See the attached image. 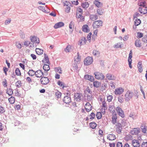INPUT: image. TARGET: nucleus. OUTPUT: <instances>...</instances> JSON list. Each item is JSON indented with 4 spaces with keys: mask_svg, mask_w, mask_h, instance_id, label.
<instances>
[{
    "mask_svg": "<svg viewBox=\"0 0 147 147\" xmlns=\"http://www.w3.org/2000/svg\"><path fill=\"white\" fill-rule=\"evenodd\" d=\"M143 34L140 32H138L137 33V37L138 38H140L143 36Z\"/></svg>",
    "mask_w": 147,
    "mask_h": 147,
    "instance_id": "nucleus-52",
    "label": "nucleus"
},
{
    "mask_svg": "<svg viewBox=\"0 0 147 147\" xmlns=\"http://www.w3.org/2000/svg\"><path fill=\"white\" fill-rule=\"evenodd\" d=\"M106 76L107 78L109 80H113L115 79L114 76H113L111 74H107Z\"/></svg>",
    "mask_w": 147,
    "mask_h": 147,
    "instance_id": "nucleus-30",
    "label": "nucleus"
},
{
    "mask_svg": "<svg viewBox=\"0 0 147 147\" xmlns=\"http://www.w3.org/2000/svg\"><path fill=\"white\" fill-rule=\"evenodd\" d=\"M77 11L78 12V13H80L81 14H83L82 9L81 8H80V6L78 7L77 9Z\"/></svg>",
    "mask_w": 147,
    "mask_h": 147,
    "instance_id": "nucleus-55",
    "label": "nucleus"
},
{
    "mask_svg": "<svg viewBox=\"0 0 147 147\" xmlns=\"http://www.w3.org/2000/svg\"><path fill=\"white\" fill-rule=\"evenodd\" d=\"M132 136L130 134L127 135L124 138L125 140L126 141H127L130 140H131L132 139Z\"/></svg>",
    "mask_w": 147,
    "mask_h": 147,
    "instance_id": "nucleus-32",
    "label": "nucleus"
},
{
    "mask_svg": "<svg viewBox=\"0 0 147 147\" xmlns=\"http://www.w3.org/2000/svg\"><path fill=\"white\" fill-rule=\"evenodd\" d=\"M98 1V0L94 1V4L98 7H101L102 6V3Z\"/></svg>",
    "mask_w": 147,
    "mask_h": 147,
    "instance_id": "nucleus-20",
    "label": "nucleus"
},
{
    "mask_svg": "<svg viewBox=\"0 0 147 147\" xmlns=\"http://www.w3.org/2000/svg\"><path fill=\"white\" fill-rule=\"evenodd\" d=\"M10 119H11V124L13 125L14 126H16L20 124V122L15 120V119L13 116H12V117H11Z\"/></svg>",
    "mask_w": 147,
    "mask_h": 147,
    "instance_id": "nucleus-9",
    "label": "nucleus"
},
{
    "mask_svg": "<svg viewBox=\"0 0 147 147\" xmlns=\"http://www.w3.org/2000/svg\"><path fill=\"white\" fill-rule=\"evenodd\" d=\"M15 73L17 76H20L21 73L20 71L18 68H16L15 70Z\"/></svg>",
    "mask_w": 147,
    "mask_h": 147,
    "instance_id": "nucleus-47",
    "label": "nucleus"
},
{
    "mask_svg": "<svg viewBox=\"0 0 147 147\" xmlns=\"http://www.w3.org/2000/svg\"><path fill=\"white\" fill-rule=\"evenodd\" d=\"M97 13L100 15H102L103 13V10L101 9H98L97 10Z\"/></svg>",
    "mask_w": 147,
    "mask_h": 147,
    "instance_id": "nucleus-48",
    "label": "nucleus"
},
{
    "mask_svg": "<svg viewBox=\"0 0 147 147\" xmlns=\"http://www.w3.org/2000/svg\"><path fill=\"white\" fill-rule=\"evenodd\" d=\"M101 83L100 82L98 81H94L93 82V85L94 87L96 88L99 87L101 85Z\"/></svg>",
    "mask_w": 147,
    "mask_h": 147,
    "instance_id": "nucleus-26",
    "label": "nucleus"
},
{
    "mask_svg": "<svg viewBox=\"0 0 147 147\" xmlns=\"http://www.w3.org/2000/svg\"><path fill=\"white\" fill-rule=\"evenodd\" d=\"M92 53L94 56H98L99 55L100 52L97 50H94L93 51Z\"/></svg>",
    "mask_w": 147,
    "mask_h": 147,
    "instance_id": "nucleus-40",
    "label": "nucleus"
},
{
    "mask_svg": "<svg viewBox=\"0 0 147 147\" xmlns=\"http://www.w3.org/2000/svg\"><path fill=\"white\" fill-rule=\"evenodd\" d=\"M91 35H92V33L91 32H90L89 33V34L87 35V40H88L90 42V41Z\"/></svg>",
    "mask_w": 147,
    "mask_h": 147,
    "instance_id": "nucleus-53",
    "label": "nucleus"
},
{
    "mask_svg": "<svg viewBox=\"0 0 147 147\" xmlns=\"http://www.w3.org/2000/svg\"><path fill=\"white\" fill-rule=\"evenodd\" d=\"M124 90L122 88H119L115 90V93L116 94H120L123 92Z\"/></svg>",
    "mask_w": 147,
    "mask_h": 147,
    "instance_id": "nucleus-18",
    "label": "nucleus"
},
{
    "mask_svg": "<svg viewBox=\"0 0 147 147\" xmlns=\"http://www.w3.org/2000/svg\"><path fill=\"white\" fill-rule=\"evenodd\" d=\"M138 71L140 73H141L143 71L142 63L141 61H140L138 63Z\"/></svg>",
    "mask_w": 147,
    "mask_h": 147,
    "instance_id": "nucleus-22",
    "label": "nucleus"
},
{
    "mask_svg": "<svg viewBox=\"0 0 147 147\" xmlns=\"http://www.w3.org/2000/svg\"><path fill=\"white\" fill-rule=\"evenodd\" d=\"M132 144H137V145L136 147H139L140 146L139 141L137 140H132Z\"/></svg>",
    "mask_w": 147,
    "mask_h": 147,
    "instance_id": "nucleus-31",
    "label": "nucleus"
},
{
    "mask_svg": "<svg viewBox=\"0 0 147 147\" xmlns=\"http://www.w3.org/2000/svg\"><path fill=\"white\" fill-rule=\"evenodd\" d=\"M58 85L61 87H62V89H64V88H66L68 87L67 86H65V83L60 80L58 81L57 82Z\"/></svg>",
    "mask_w": 147,
    "mask_h": 147,
    "instance_id": "nucleus-23",
    "label": "nucleus"
},
{
    "mask_svg": "<svg viewBox=\"0 0 147 147\" xmlns=\"http://www.w3.org/2000/svg\"><path fill=\"white\" fill-rule=\"evenodd\" d=\"M107 138L109 140L112 141L116 139V137L114 134H110L107 136Z\"/></svg>",
    "mask_w": 147,
    "mask_h": 147,
    "instance_id": "nucleus-24",
    "label": "nucleus"
},
{
    "mask_svg": "<svg viewBox=\"0 0 147 147\" xmlns=\"http://www.w3.org/2000/svg\"><path fill=\"white\" fill-rule=\"evenodd\" d=\"M113 98V96L111 95H109L107 96V100L109 102H111Z\"/></svg>",
    "mask_w": 147,
    "mask_h": 147,
    "instance_id": "nucleus-57",
    "label": "nucleus"
},
{
    "mask_svg": "<svg viewBox=\"0 0 147 147\" xmlns=\"http://www.w3.org/2000/svg\"><path fill=\"white\" fill-rule=\"evenodd\" d=\"M117 147H123V145L122 142H117Z\"/></svg>",
    "mask_w": 147,
    "mask_h": 147,
    "instance_id": "nucleus-61",
    "label": "nucleus"
},
{
    "mask_svg": "<svg viewBox=\"0 0 147 147\" xmlns=\"http://www.w3.org/2000/svg\"><path fill=\"white\" fill-rule=\"evenodd\" d=\"M70 96L71 95H69L65 96L63 99V102L66 104H68L71 103V101Z\"/></svg>",
    "mask_w": 147,
    "mask_h": 147,
    "instance_id": "nucleus-5",
    "label": "nucleus"
},
{
    "mask_svg": "<svg viewBox=\"0 0 147 147\" xmlns=\"http://www.w3.org/2000/svg\"><path fill=\"white\" fill-rule=\"evenodd\" d=\"M90 116L91 117L90 118V119H93L95 117V114L94 113L92 112L90 115Z\"/></svg>",
    "mask_w": 147,
    "mask_h": 147,
    "instance_id": "nucleus-49",
    "label": "nucleus"
},
{
    "mask_svg": "<svg viewBox=\"0 0 147 147\" xmlns=\"http://www.w3.org/2000/svg\"><path fill=\"white\" fill-rule=\"evenodd\" d=\"M44 59L45 61H46V63L47 64H50V62L49 60V59L47 55L45 53H44Z\"/></svg>",
    "mask_w": 147,
    "mask_h": 147,
    "instance_id": "nucleus-36",
    "label": "nucleus"
},
{
    "mask_svg": "<svg viewBox=\"0 0 147 147\" xmlns=\"http://www.w3.org/2000/svg\"><path fill=\"white\" fill-rule=\"evenodd\" d=\"M74 25V23L72 21H71L70 22V23L69 24V28L70 29H72V27H73Z\"/></svg>",
    "mask_w": 147,
    "mask_h": 147,
    "instance_id": "nucleus-60",
    "label": "nucleus"
},
{
    "mask_svg": "<svg viewBox=\"0 0 147 147\" xmlns=\"http://www.w3.org/2000/svg\"><path fill=\"white\" fill-rule=\"evenodd\" d=\"M116 111L119 116L123 118L125 117V115L123 110L119 107H117L116 109Z\"/></svg>",
    "mask_w": 147,
    "mask_h": 147,
    "instance_id": "nucleus-7",
    "label": "nucleus"
},
{
    "mask_svg": "<svg viewBox=\"0 0 147 147\" xmlns=\"http://www.w3.org/2000/svg\"><path fill=\"white\" fill-rule=\"evenodd\" d=\"M89 5L88 2L85 1L82 3L81 6L83 8L86 9L88 7Z\"/></svg>",
    "mask_w": 147,
    "mask_h": 147,
    "instance_id": "nucleus-21",
    "label": "nucleus"
},
{
    "mask_svg": "<svg viewBox=\"0 0 147 147\" xmlns=\"http://www.w3.org/2000/svg\"><path fill=\"white\" fill-rule=\"evenodd\" d=\"M116 131L118 134H120L121 132L122 129V125L121 123H117L116 125Z\"/></svg>",
    "mask_w": 147,
    "mask_h": 147,
    "instance_id": "nucleus-11",
    "label": "nucleus"
},
{
    "mask_svg": "<svg viewBox=\"0 0 147 147\" xmlns=\"http://www.w3.org/2000/svg\"><path fill=\"white\" fill-rule=\"evenodd\" d=\"M102 22L101 20H97L94 22L92 26L94 28H97L102 26Z\"/></svg>",
    "mask_w": 147,
    "mask_h": 147,
    "instance_id": "nucleus-2",
    "label": "nucleus"
},
{
    "mask_svg": "<svg viewBox=\"0 0 147 147\" xmlns=\"http://www.w3.org/2000/svg\"><path fill=\"white\" fill-rule=\"evenodd\" d=\"M117 117L116 116H113L112 117V123L115 124L116 123Z\"/></svg>",
    "mask_w": 147,
    "mask_h": 147,
    "instance_id": "nucleus-44",
    "label": "nucleus"
},
{
    "mask_svg": "<svg viewBox=\"0 0 147 147\" xmlns=\"http://www.w3.org/2000/svg\"><path fill=\"white\" fill-rule=\"evenodd\" d=\"M96 116L98 119H100L102 117V114L100 112H97Z\"/></svg>",
    "mask_w": 147,
    "mask_h": 147,
    "instance_id": "nucleus-37",
    "label": "nucleus"
},
{
    "mask_svg": "<svg viewBox=\"0 0 147 147\" xmlns=\"http://www.w3.org/2000/svg\"><path fill=\"white\" fill-rule=\"evenodd\" d=\"M140 131V129L139 128H134L131 130L130 133L132 135L138 134Z\"/></svg>",
    "mask_w": 147,
    "mask_h": 147,
    "instance_id": "nucleus-8",
    "label": "nucleus"
},
{
    "mask_svg": "<svg viewBox=\"0 0 147 147\" xmlns=\"http://www.w3.org/2000/svg\"><path fill=\"white\" fill-rule=\"evenodd\" d=\"M82 29L83 31L86 32H88L90 31L87 24L84 25L82 27Z\"/></svg>",
    "mask_w": 147,
    "mask_h": 147,
    "instance_id": "nucleus-19",
    "label": "nucleus"
},
{
    "mask_svg": "<svg viewBox=\"0 0 147 147\" xmlns=\"http://www.w3.org/2000/svg\"><path fill=\"white\" fill-rule=\"evenodd\" d=\"M93 62L92 57L88 56L84 60V64L85 65H88L91 64Z\"/></svg>",
    "mask_w": 147,
    "mask_h": 147,
    "instance_id": "nucleus-1",
    "label": "nucleus"
},
{
    "mask_svg": "<svg viewBox=\"0 0 147 147\" xmlns=\"http://www.w3.org/2000/svg\"><path fill=\"white\" fill-rule=\"evenodd\" d=\"M27 73L30 76H34L35 74V71L32 69H30Z\"/></svg>",
    "mask_w": 147,
    "mask_h": 147,
    "instance_id": "nucleus-34",
    "label": "nucleus"
},
{
    "mask_svg": "<svg viewBox=\"0 0 147 147\" xmlns=\"http://www.w3.org/2000/svg\"><path fill=\"white\" fill-rule=\"evenodd\" d=\"M84 78L85 79L89 80L91 82H94V80L93 76L88 74L85 75L84 76Z\"/></svg>",
    "mask_w": 147,
    "mask_h": 147,
    "instance_id": "nucleus-13",
    "label": "nucleus"
},
{
    "mask_svg": "<svg viewBox=\"0 0 147 147\" xmlns=\"http://www.w3.org/2000/svg\"><path fill=\"white\" fill-rule=\"evenodd\" d=\"M77 57L76 58L74 59V61L78 63L80 61V57L79 55V53L78 52L77 53Z\"/></svg>",
    "mask_w": 147,
    "mask_h": 147,
    "instance_id": "nucleus-38",
    "label": "nucleus"
},
{
    "mask_svg": "<svg viewBox=\"0 0 147 147\" xmlns=\"http://www.w3.org/2000/svg\"><path fill=\"white\" fill-rule=\"evenodd\" d=\"M121 44L120 43H118L114 45V47L116 49L121 48L122 47Z\"/></svg>",
    "mask_w": 147,
    "mask_h": 147,
    "instance_id": "nucleus-43",
    "label": "nucleus"
},
{
    "mask_svg": "<svg viewBox=\"0 0 147 147\" xmlns=\"http://www.w3.org/2000/svg\"><path fill=\"white\" fill-rule=\"evenodd\" d=\"M63 90H65L66 91V92H65V94H66L67 95H71V89L69 86L66 88H65L64 89H63Z\"/></svg>",
    "mask_w": 147,
    "mask_h": 147,
    "instance_id": "nucleus-25",
    "label": "nucleus"
},
{
    "mask_svg": "<svg viewBox=\"0 0 147 147\" xmlns=\"http://www.w3.org/2000/svg\"><path fill=\"white\" fill-rule=\"evenodd\" d=\"M15 98L14 97L11 96L10 97V103L13 104L14 103L15 101Z\"/></svg>",
    "mask_w": 147,
    "mask_h": 147,
    "instance_id": "nucleus-42",
    "label": "nucleus"
},
{
    "mask_svg": "<svg viewBox=\"0 0 147 147\" xmlns=\"http://www.w3.org/2000/svg\"><path fill=\"white\" fill-rule=\"evenodd\" d=\"M139 11L140 13L143 14L147 13V7H140L139 9Z\"/></svg>",
    "mask_w": 147,
    "mask_h": 147,
    "instance_id": "nucleus-10",
    "label": "nucleus"
},
{
    "mask_svg": "<svg viewBox=\"0 0 147 147\" xmlns=\"http://www.w3.org/2000/svg\"><path fill=\"white\" fill-rule=\"evenodd\" d=\"M113 107L111 105H110L109 106V111L110 112L112 111L113 113H114L115 112V110H113Z\"/></svg>",
    "mask_w": 147,
    "mask_h": 147,
    "instance_id": "nucleus-54",
    "label": "nucleus"
},
{
    "mask_svg": "<svg viewBox=\"0 0 147 147\" xmlns=\"http://www.w3.org/2000/svg\"><path fill=\"white\" fill-rule=\"evenodd\" d=\"M107 86V85L105 83H103L101 86L100 90L102 91H103L105 90Z\"/></svg>",
    "mask_w": 147,
    "mask_h": 147,
    "instance_id": "nucleus-35",
    "label": "nucleus"
},
{
    "mask_svg": "<svg viewBox=\"0 0 147 147\" xmlns=\"http://www.w3.org/2000/svg\"><path fill=\"white\" fill-rule=\"evenodd\" d=\"M63 6H68L69 5H71L69 1H63Z\"/></svg>",
    "mask_w": 147,
    "mask_h": 147,
    "instance_id": "nucleus-45",
    "label": "nucleus"
},
{
    "mask_svg": "<svg viewBox=\"0 0 147 147\" xmlns=\"http://www.w3.org/2000/svg\"><path fill=\"white\" fill-rule=\"evenodd\" d=\"M70 7L69 6H67V7H66L65 10V11L67 13H69L70 11Z\"/></svg>",
    "mask_w": 147,
    "mask_h": 147,
    "instance_id": "nucleus-59",
    "label": "nucleus"
},
{
    "mask_svg": "<svg viewBox=\"0 0 147 147\" xmlns=\"http://www.w3.org/2000/svg\"><path fill=\"white\" fill-rule=\"evenodd\" d=\"M89 125L91 128L94 129L96 127L97 124L94 122H92L89 123Z\"/></svg>",
    "mask_w": 147,
    "mask_h": 147,
    "instance_id": "nucleus-29",
    "label": "nucleus"
},
{
    "mask_svg": "<svg viewBox=\"0 0 147 147\" xmlns=\"http://www.w3.org/2000/svg\"><path fill=\"white\" fill-rule=\"evenodd\" d=\"M134 94L133 92L128 91L125 95V101H128L132 98Z\"/></svg>",
    "mask_w": 147,
    "mask_h": 147,
    "instance_id": "nucleus-3",
    "label": "nucleus"
},
{
    "mask_svg": "<svg viewBox=\"0 0 147 147\" xmlns=\"http://www.w3.org/2000/svg\"><path fill=\"white\" fill-rule=\"evenodd\" d=\"M135 45L136 47H140L141 46V43L140 42V40L136 39L135 41Z\"/></svg>",
    "mask_w": 147,
    "mask_h": 147,
    "instance_id": "nucleus-28",
    "label": "nucleus"
},
{
    "mask_svg": "<svg viewBox=\"0 0 147 147\" xmlns=\"http://www.w3.org/2000/svg\"><path fill=\"white\" fill-rule=\"evenodd\" d=\"M37 37L35 36H32L30 37V39L31 42L33 43L35 42L36 41Z\"/></svg>",
    "mask_w": 147,
    "mask_h": 147,
    "instance_id": "nucleus-39",
    "label": "nucleus"
},
{
    "mask_svg": "<svg viewBox=\"0 0 147 147\" xmlns=\"http://www.w3.org/2000/svg\"><path fill=\"white\" fill-rule=\"evenodd\" d=\"M64 23L62 22H59L55 24L54 27L55 29H57L59 28L64 26Z\"/></svg>",
    "mask_w": 147,
    "mask_h": 147,
    "instance_id": "nucleus-17",
    "label": "nucleus"
},
{
    "mask_svg": "<svg viewBox=\"0 0 147 147\" xmlns=\"http://www.w3.org/2000/svg\"><path fill=\"white\" fill-rule=\"evenodd\" d=\"M141 147H147V142H143L141 144Z\"/></svg>",
    "mask_w": 147,
    "mask_h": 147,
    "instance_id": "nucleus-63",
    "label": "nucleus"
},
{
    "mask_svg": "<svg viewBox=\"0 0 147 147\" xmlns=\"http://www.w3.org/2000/svg\"><path fill=\"white\" fill-rule=\"evenodd\" d=\"M92 107V106L89 102H87L85 105V109L87 112L91 111Z\"/></svg>",
    "mask_w": 147,
    "mask_h": 147,
    "instance_id": "nucleus-16",
    "label": "nucleus"
},
{
    "mask_svg": "<svg viewBox=\"0 0 147 147\" xmlns=\"http://www.w3.org/2000/svg\"><path fill=\"white\" fill-rule=\"evenodd\" d=\"M36 53L38 55H41L43 54V50L39 49V48H36Z\"/></svg>",
    "mask_w": 147,
    "mask_h": 147,
    "instance_id": "nucleus-27",
    "label": "nucleus"
},
{
    "mask_svg": "<svg viewBox=\"0 0 147 147\" xmlns=\"http://www.w3.org/2000/svg\"><path fill=\"white\" fill-rule=\"evenodd\" d=\"M82 96V93H74V97L77 101H80L81 100V97Z\"/></svg>",
    "mask_w": 147,
    "mask_h": 147,
    "instance_id": "nucleus-12",
    "label": "nucleus"
},
{
    "mask_svg": "<svg viewBox=\"0 0 147 147\" xmlns=\"http://www.w3.org/2000/svg\"><path fill=\"white\" fill-rule=\"evenodd\" d=\"M40 81L42 84L47 85L49 82V79L47 77L43 76L40 79Z\"/></svg>",
    "mask_w": 147,
    "mask_h": 147,
    "instance_id": "nucleus-6",
    "label": "nucleus"
},
{
    "mask_svg": "<svg viewBox=\"0 0 147 147\" xmlns=\"http://www.w3.org/2000/svg\"><path fill=\"white\" fill-rule=\"evenodd\" d=\"M55 95L57 98H60L61 96V93L59 92H56Z\"/></svg>",
    "mask_w": 147,
    "mask_h": 147,
    "instance_id": "nucleus-51",
    "label": "nucleus"
},
{
    "mask_svg": "<svg viewBox=\"0 0 147 147\" xmlns=\"http://www.w3.org/2000/svg\"><path fill=\"white\" fill-rule=\"evenodd\" d=\"M21 81L20 80H19L16 82L15 85L17 87L19 88L21 86Z\"/></svg>",
    "mask_w": 147,
    "mask_h": 147,
    "instance_id": "nucleus-46",
    "label": "nucleus"
},
{
    "mask_svg": "<svg viewBox=\"0 0 147 147\" xmlns=\"http://www.w3.org/2000/svg\"><path fill=\"white\" fill-rule=\"evenodd\" d=\"M43 68L46 71H47L50 69L49 65H48L45 64L43 66Z\"/></svg>",
    "mask_w": 147,
    "mask_h": 147,
    "instance_id": "nucleus-33",
    "label": "nucleus"
},
{
    "mask_svg": "<svg viewBox=\"0 0 147 147\" xmlns=\"http://www.w3.org/2000/svg\"><path fill=\"white\" fill-rule=\"evenodd\" d=\"M45 7L46 8H45L44 6H40L38 7V8L43 12L48 13L49 12V9L47 7V6H45Z\"/></svg>",
    "mask_w": 147,
    "mask_h": 147,
    "instance_id": "nucleus-15",
    "label": "nucleus"
},
{
    "mask_svg": "<svg viewBox=\"0 0 147 147\" xmlns=\"http://www.w3.org/2000/svg\"><path fill=\"white\" fill-rule=\"evenodd\" d=\"M35 75L37 78H41L44 76V73L40 70H38L35 71Z\"/></svg>",
    "mask_w": 147,
    "mask_h": 147,
    "instance_id": "nucleus-14",
    "label": "nucleus"
},
{
    "mask_svg": "<svg viewBox=\"0 0 147 147\" xmlns=\"http://www.w3.org/2000/svg\"><path fill=\"white\" fill-rule=\"evenodd\" d=\"M94 74L95 75V77L96 79L102 80L105 78V76L102 73L96 71L94 73Z\"/></svg>",
    "mask_w": 147,
    "mask_h": 147,
    "instance_id": "nucleus-4",
    "label": "nucleus"
},
{
    "mask_svg": "<svg viewBox=\"0 0 147 147\" xmlns=\"http://www.w3.org/2000/svg\"><path fill=\"white\" fill-rule=\"evenodd\" d=\"M3 86L4 87H6L7 86V81L6 80H4V81L2 82Z\"/></svg>",
    "mask_w": 147,
    "mask_h": 147,
    "instance_id": "nucleus-62",
    "label": "nucleus"
},
{
    "mask_svg": "<svg viewBox=\"0 0 147 147\" xmlns=\"http://www.w3.org/2000/svg\"><path fill=\"white\" fill-rule=\"evenodd\" d=\"M87 100L88 101H91L92 100V98L91 94L90 95H87Z\"/></svg>",
    "mask_w": 147,
    "mask_h": 147,
    "instance_id": "nucleus-58",
    "label": "nucleus"
},
{
    "mask_svg": "<svg viewBox=\"0 0 147 147\" xmlns=\"http://www.w3.org/2000/svg\"><path fill=\"white\" fill-rule=\"evenodd\" d=\"M14 108L16 110H18L20 109V105H16V106H14Z\"/></svg>",
    "mask_w": 147,
    "mask_h": 147,
    "instance_id": "nucleus-64",
    "label": "nucleus"
},
{
    "mask_svg": "<svg viewBox=\"0 0 147 147\" xmlns=\"http://www.w3.org/2000/svg\"><path fill=\"white\" fill-rule=\"evenodd\" d=\"M114 83L112 81H111L109 85L113 88H115V86Z\"/></svg>",
    "mask_w": 147,
    "mask_h": 147,
    "instance_id": "nucleus-56",
    "label": "nucleus"
},
{
    "mask_svg": "<svg viewBox=\"0 0 147 147\" xmlns=\"http://www.w3.org/2000/svg\"><path fill=\"white\" fill-rule=\"evenodd\" d=\"M140 16V14L137 12H136L134 13L133 15L134 19L135 18H137V17H138Z\"/></svg>",
    "mask_w": 147,
    "mask_h": 147,
    "instance_id": "nucleus-50",
    "label": "nucleus"
},
{
    "mask_svg": "<svg viewBox=\"0 0 147 147\" xmlns=\"http://www.w3.org/2000/svg\"><path fill=\"white\" fill-rule=\"evenodd\" d=\"M141 23V20L140 19H137L134 21V24L136 26H138Z\"/></svg>",
    "mask_w": 147,
    "mask_h": 147,
    "instance_id": "nucleus-41",
    "label": "nucleus"
}]
</instances>
